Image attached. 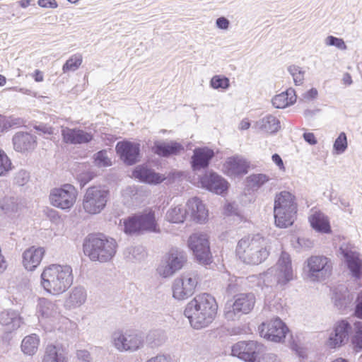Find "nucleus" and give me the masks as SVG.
Wrapping results in <instances>:
<instances>
[{"instance_id": "57", "label": "nucleus", "mask_w": 362, "mask_h": 362, "mask_svg": "<svg viewBox=\"0 0 362 362\" xmlns=\"http://www.w3.org/2000/svg\"><path fill=\"white\" fill-rule=\"evenodd\" d=\"M76 357L80 362H92L90 352L85 349L78 350Z\"/></svg>"}, {"instance_id": "10", "label": "nucleus", "mask_w": 362, "mask_h": 362, "mask_svg": "<svg viewBox=\"0 0 362 362\" xmlns=\"http://www.w3.org/2000/svg\"><path fill=\"white\" fill-rule=\"evenodd\" d=\"M78 192L71 184H65L61 187L51 190L50 203L52 206L63 209H70L76 200Z\"/></svg>"}, {"instance_id": "28", "label": "nucleus", "mask_w": 362, "mask_h": 362, "mask_svg": "<svg viewBox=\"0 0 362 362\" xmlns=\"http://www.w3.org/2000/svg\"><path fill=\"white\" fill-rule=\"evenodd\" d=\"M132 174L136 179L147 184L157 185L163 180V178L159 173L144 165L136 166Z\"/></svg>"}, {"instance_id": "63", "label": "nucleus", "mask_w": 362, "mask_h": 362, "mask_svg": "<svg viewBox=\"0 0 362 362\" xmlns=\"http://www.w3.org/2000/svg\"><path fill=\"white\" fill-rule=\"evenodd\" d=\"M259 362H280L277 356L272 354H265Z\"/></svg>"}, {"instance_id": "19", "label": "nucleus", "mask_w": 362, "mask_h": 362, "mask_svg": "<svg viewBox=\"0 0 362 362\" xmlns=\"http://www.w3.org/2000/svg\"><path fill=\"white\" fill-rule=\"evenodd\" d=\"M214 156V151L208 147L195 148L190 160L192 170L198 171L207 168Z\"/></svg>"}, {"instance_id": "2", "label": "nucleus", "mask_w": 362, "mask_h": 362, "mask_svg": "<svg viewBox=\"0 0 362 362\" xmlns=\"http://www.w3.org/2000/svg\"><path fill=\"white\" fill-rule=\"evenodd\" d=\"M73 281L72 268L67 264H50L41 274L42 287L47 292L54 295L65 292L72 285Z\"/></svg>"}, {"instance_id": "34", "label": "nucleus", "mask_w": 362, "mask_h": 362, "mask_svg": "<svg viewBox=\"0 0 362 362\" xmlns=\"http://www.w3.org/2000/svg\"><path fill=\"white\" fill-rule=\"evenodd\" d=\"M296 101V95L294 89L290 88L286 91L276 95L272 100V105L276 108H285L293 105Z\"/></svg>"}, {"instance_id": "55", "label": "nucleus", "mask_w": 362, "mask_h": 362, "mask_svg": "<svg viewBox=\"0 0 362 362\" xmlns=\"http://www.w3.org/2000/svg\"><path fill=\"white\" fill-rule=\"evenodd\" d=\"M211 86L214 89H218L220 88L226 89V76H221L219 75H216L211 79L210 81Z\"/></svg>"}, {"instance_id": "9", "label": "nucleus", "mask_w": 362, "mask_h": 362, "mask_svg": "<svg viewBox=\"0 0 362 362\" xmlns=\"http://www.w3.org/2000/svg\"><path fill=\"white\" fill-rule=\"evenodd\" d=\"M111 340L115 348L120 352H134L139 350L144 344L142 334L136 332L124 333L122 330L115 331Z\"/></svg>"}, {"instance_id": "45", "label": "nucleus", "mask_w": 362, "mask_h": 362, "mask_svg": "<svg viewBox=\"0 0 362 362\" xmlns=\"http://www.w3.org/2000/svg\"><path fill=\"white\" fill-rule=\"evenodd\" d=\"M12 169V163L6 153L0 148V176L6 175Z\"/></svg>"}, {"instance_id": "6", "label": "nucleus", "mask_w": 362, "mask_h": 362, "mask_svg": "<svg viewBox=\"0 0 362 362\" xmlns=\"http://www.w3.org/2000/svg\"><path fill=\"white\" fill-rule=\"evenodd\" d=\"M266 281L270 286L274 284L284 286L293 279V270L290 255L282 252L276 264L266 272Z\"/></svg>"}, {"instance_id": "32", "label": "nucleus", "mask_w": 362, "mask_h": 362, "mask_svg": "<svg viewBox=\"0 0 362 362\" xmlns=\"http://www.w3.org/2000/svg\"><path fill=\"white\" fill-rule=\"evenodd\" d=\"M297 209L274 208L275 223L279 228H287L294 221Z\"/></svg>"}, {"instance_id": "37", "label": "nucleus", "mask_w": 362, "mask_h": 362, "mask_svg": "<svg viewBox=\"0 0 362 362\" xmlns=\"http://www.w3.org/2000/svg\"><path fill=\"white\" fill-rule=\"evenodd\" d=\"M40 338L35 334L25 337L21 342V351L28 356H33L38 349Z\"/></svg>"}, {"instance_id": "8", "label": "nucleus", "mask_w": 362, "mask_h": 362, "mask_svg": "<svg viewBox=\"0 0 362 362\" xmlns=\"http://www.w3.org/2000/svg\"><path fill=\"white\" fill-rule=\"evenodd\" d=\"M188 246L199 264L209 265L211 263L212 255L209 237L206 233H195L191 235L188 240Z\"/></svg>"}, {"instance_id": "31", "label": "nucleus", "mask_w": 362, "mask_h": 362, "mask_svg": "<svg viewBox=\"0 0 362 362\" xmlns=\"http://www.w3.org/2000/svg\"><path fill=\"white\" fill-rule=\"evenodd\" d=\"M42 362H69L68 354L59 346L48 344L45 348Z\"/></svg>"}, {"instance_id": "17", "label": "nucleus", "mask_w": 362, "mask_h": 362, "mask_svg": "<svg viewBox=\"0 0 362 362\" xmlns=\"http://www.w3.org/2000/svg\"><path fill=\"white\" fill-rule=\"evenodd\" d=\"M115 149L126 165H132L139 161L141 149L139 143L129 141H119Z\"/></svg>"}, {"instance_id": "21", "label": "nucleus", "mask_w": 362, "mask_h": 362, "mask_svg": "<svg viewBox=\"0 0 362 362\" xmlns=\"http://www.w3.org/2000/svg\"><path fill=\"white\" fill-rule=\"evenodd\" d=\"M12 142L16 151L28 153L37 146V137L29 132L21 131L13 135Z\"/></svg>"}, {"instance_id": "29", "label": "nucleus", "mask_w": 362, "mask_h": 362, "mask_svg": "<svg viewBox=\"0 0 362 362\" xmlns=\"http://www.w3.org/2000/svg\"><path fill=\"white\" fill-rule=\"evenodd\" d=\"M309 221L312 228L322 233H331V226L328 217L320 211L312 210Z\"/></svg>"}, {"instance_id": "18", "label": "nucleus", "mask_w": 362, "mask_h": 362, "mask_svg": "<svg viewBox=\"0 0 362 362\" xmlns=\"http://www.w3.org/2000/svg\"><path fill=\"white\" fill-rule=\"evenodd\" d=\"M199 180L202 188L216 194H222L226 191V182L215 172H206Z\"/></svg>"}, {"instance_id": "56", "label": "nucleus", "mask_w": 362, "mask_h": 362, "mask_svg": "<svg viewBox=\"0 0 362 362\" xmlns=\"http://www.w3.org/2000/svg\"><path fill=\"white\" fill-rule=\"evenodd\" d=\"M6 120L7 130H8L11 128H17L19 127H22L25 124V121L23 120V119L20 117H6Z\"/></svg>"}, {"instance_id": "44", "label": "nucleus", "mask_w": 362, "mask_h": 362, "mask_svg": "<svg viewBox=\"0 0 362 362\" xmlns=\"http://www.w3.org/2000/svg\"><path fill=\"white\" fill-rule=\"evenodd\" d=\"M0 208L5 213L14 212L18 210V204L14 197H6L0 200Z\"/></svg>"}, {"instance_id": "5", "label": "nucleus", "mask_w": 362, "mask_h": 362, "mask_svg": "<svg viewBox=\"0 0 362 362\" xmlns=\"http://www.w3.org/2000/svg\"><path fill=\"white\" fill-rule=\"evenodd\" d=\"M304 274L308 280L320 282L329 278L332 271V262L323 255H313L305 262Z\"/></svg>"}, {"instance_id": "41", "label": "nucleus", "mask_w": 362, "mask_h": 362, "mask_svg": "<svg viewBox=\"0 0 362 362\" xmlns=\"http://www.w3.org/2000/svg\"><path fill=\"white\" fill-rule=\"evenodd\" d=\"M351 328V324L347 320H342L334 324L333 331L338 334L339 338H342L346 342H347Z\"/></svg>"}, {"instance_id": "59", "label": "nucleus", "mask_w": 362, "mask_h": 362, "mask_svg": "<svg viewBox=\"0 0 362 362\" xmlns=\"http://www.w3.org/2000/svg\"><path fill=\"white\" fill-rule=\"evenodd\" d=\"M355 314L358 317L362 319V291L358 293L357 297Z\"/></svg>"}, {"instance_id": "14", "label": "nucleus", "mask_w": 362, "mask_h": 362, "mask_svg": "<svg viewBox=\"0 0 362 362\" xmlns=\"http://www.w3.org/2000/svg\"><path fill=\"white\" fill-rule=\"evenodd\" d=\"M288 331V327L279 317L263 322L259 326L260 336L274 342H281Z\"/></svg>"}, {"instance_id": "40", "label": "nucleus", "mask_w": 362, "mask_h": 362, "mask_svg": "<svg viewBox=\"0 0 362 362\" xmlns=\"http://www.w3.org/2000/svg\"><path fill=\"white\" fill-rule=\"evenodd\" d=\"M165 339V332L160 329L151 331L146 336V343L151 348L160 346Z\"/></svg>"}, {"instance_id": "3", "label": "nucleus", "mask_w": 362, "mask_h": 362, "mask_svg": "<svg viewBox=\"0 0 362 362\" xmlns=\"http://www.w3.org/2000/svg\"><path fill=\"white\" fill-rule=\"evenodd\" d=\"M268 245V240L259 234L248 235L238 241L236 255L245 264H259L269 255Z\"/></svg>"}, {"instance_id": "13", "label": "nucleus", "mask_w": 362, "mask_h": 362, "mask_svg": "<svg viewBox=\"0 0 362 362\" xmlns=\"http://www.w3.org/2000/svg\"><path fill=\"white\" fill-rule=\"evenodd\" d=\"M197 284L196 273H188L175 279L173 284V297L177 300L187 298L194 293Z\"/></svg>"}, {"instance_id": "27", "label": "nucleus", "mask_w": 362, "mask_h": 362, "mask_svg": "<svg viewBox=\"0 0 362 362\" xmlns=\"http://www.w3.org/2000/svg\"><path fill=\"white\" fill-rule=\"evenodd\" d=\"M249 168V163L242 156H235L228 158V176L238 177L245 175Z\"/></svg>"}, {"instance_id": "33", "label": "nucleus", "mask_w": 362, "mask_h": 362, "mask_svg": "<svg viewBox=\"0 0 362 362\" xmlns=\"http://www.w3.org/2000/svg\"><path fill=\"white\" fill-rule=\"evenodd\" d=\"M255 127L261 132L268 134L277 132L281 126L279 120L272 115H267L255 122Z\"/></svg>"}, {"instance_id": "20", "label": "nucleus", "mask_w": 362, "mask_h": 362, "mask_svg": "<svg viewBox=\"0 0 362 362\" xmlns=\"http://www.w3.org/2000/svg\"><path fill=\"white\" fill-rule=\"evenodd\" d=\"M61 132L63 141L68 144H88L93 139L90 132H87L79 128L63 127Z\"/></svg>"}, {"instance_id": "51", "label": "nucleus", "mask_w": 362, "mask_h": 362, "mask_svg": "<svg viewBox=\"0 0 362 362\" xmlns=\"http://www.w3.org/2000/svg\"><path fill=\"white\" fill-rule=\"evenodd\" d=\"M61 320L62 325L58 329L64 332L67 335L71 336L76 328V325L66 317H61Z\"/></svg>"}, {"instance_id": "61", "label": "nucleus", "mask_w": 362, "mask_h": 362, "mask_svg": "<svg viewBox=\"0 0 362 362\" xmlns=\"http://www.w3.org/2000/svg\"><path fill=\"white\" fill-rule=\"evenodd\" d=\"M146 362H170V357L163 354H158L151 358Z\"/></svg>"}, {"instance_id": "15", "label": "nucleus", "mask_w": 362, "mask_h": 362, "mask_svg": "<svg viewBox=\"0 0 362 362\" xmlns=\"http://www.w3.org/2000/svg\"><path fill=\"white\" fill-rule=\"evenodd\" d=\"M263 345L255 341H238L231 349V354L245 362H255L257 355L262 351Z\"/></svg>"}, {"instance_id": "25", "label": "nucleus", "mask_w": 362, "mask_h": 362, "mask_svg": "<svg viewBox=\"0 0 362 362\" xmlns=\"http://www.w3.org/2000/svg\"><path fill=\"white\" fill-rule=\"evenodd\" d=\"M45 249L32 246L25 250L23 254V264L27 270H34L41 262L45 255Z\"/></svg>"}, {"instance_id": "42", "label": "nucleus", "mask_w": 362, "mask_h": 362, "mask_svg": "<svg viewBox=\"0 0 362 362\" xmlns=\"http://www.w3.org/2000/svg\"><path fill=\"white\" fill-rule=\"evenodd\" d=\"M288 71L292 76L296 86H300L303 83L305 71L298 66L291 65L288 67Z\"/></svg>"}, {"instance_id": "7", "label": "nucleus", "mask_w": 362, "mask_h": 362, "mask_svg": "<svg viewBox=\"0 0 362 362\" xmlns=\"http://www.w3.org/2000/svg\"><path fill=\"white\" fill-rule=\"evenodd\" d=\"M109 191L101 186L88 187L83 196V208L89 214H98L105 207Z\"/></svg>"}, {"instance_id": "43", "label": "nucleus", "mask_w": 362, "mask_h": 362, "mask_svg": "<svg viewBox=\"0 0 362 362\" xmlns=\"http://www.w3.org/2000/svg\"><path fill=\"white\" fill-rule=\"evenodd\" d=\"M82 63V57L80 54H74L63 65L62 70L64 73L76 70Z\"/></svg>"}, {"instance_id": "48", "label": "nucleus", "mask_w": 362, "mask_h": 362, "mask_svg": "<svg viewBox=\"0 0 362 362\" xmlns=\"http://www.w3.org/2000/svg\"><path fill=\"white\" fill-rule=\"evenodd\" d=\"M346 343V342L342 338H339L338 334L332 330V332L329 334L327 340L326 341V346L329 349H337L345 344Z\"/></svg>"}, {"instance_id": "58", "label": "nucleus", "mask_w": 362, "mask_h": 362, "mask_svg": "<svg viewBox=\"0 0 362 362\" xmlns=\"http://www.w3.org/2000/svg\"><path fill=\"white\" fill-rule=\"evenodd\" d=\"M37 4L42 8H56L58 6L55 0H38Z\"/></svg>"}, {"instance_id": "4", "label": "nucleus", "mask_w": 362, "mask_h": 362, "mask_svg": "<svg viewBox=\"0 0 362 362\" xmlns=\"http://www.w3.org/2000/svg\"><path fill=\"white\" fill-rule=\"evenodd\" d=\"M117 243L102 233L89 234L83 243V252L92 261L107 262L116 253Z\"/></svg>"}, {"instance_id": "46", "label": "nucleus", "mask_w": 362, "mask_h": 362, "mask_svg": "<svg viewBox=\"0 0 362 362\" xmlns=\"http://www.w3.org/2000/svg\"><path fill=\"white\" fill-rule=\"evenodd\" d=\"M95 163L98 167H108L112 165L106 150H101L94 155Z\"/></svg>"}, {"instance_id": "53", "label": "nucleus", "mask_w": 362, "mask_h": 362, "mask_svg": "<svg viewBox=\"0 0 362 362\" xmlns=\"http://www.w3.org/2000/svg\"><path fill=\"white\" fill-rule=\"evenodd\" d=\"M127 250L129 254L132 255V258L135 260H141L146 255L144 248L141 245L129 247Z\"/></svg>"}, {"instance_id": "52", "label": "nucleus", "mask_w": 362, "mask_h": 362, "mask_svg": "<svg viewBox=\"0 0 362 362\" xmlns=\"http://www.w3.org/2000/svg\"><path fill=\"white\" fill-rule=\"evenodd\" d=\"M325 42L327 45L334 46L341 50H345L347 48L343 39L338 38L332 35L327 37Z\"/></svg>"}, {"instance_id": "49", "label": "nucleus", "mask_w": 362, "mask_h": 362, "mask_svg": "<svg viewBox=\"0 0 362 362\" xmlns=\"http://www.w3.org/2000/svg\"><path fill=\"white\" fill-rule=\"evenodd\" d=\"M355 334L352 341L356 349L362 350V322H356L354 323Z\"/></svg>"}, {"instance_id": "39", "label": "nucleus", "mask_w": 362, "mask_h": 362, "mask_svg": "<svg viewBox=\"0 0 362 362\" xmlns=\"http://www.w3.org/2000/svg\"><path fill=\"white\" fill-rule=\"evenodd\" d=\"M187 214V210L181 205L170 208L166 213L165 218L174 223H183Z\"/></svg>"}, {"instance_id": "24", "label": "nucleus", "mask_w": 362, "mask_h": 362, "mask_svg": "<svg viewBox=\"0 0 362 362\" xmlns=\"http://www.w3.org/2000/svg\"><path fill=\"white\" fill-rule=\"evenodd\" d=\"M340 251L352 275L356 278L359 277L362 273V260L359 253L348 246H341Z\"/></svg>"}, {"instance_id": "1", "label": "nucleus", "mask_w": 362, "mask_h": 362, "mask_svg": "<svg viewBox=\"0 0 362 362\" xmlns=\"http://www.w3.org/2000/svg\"><path fill=\"white\" fill-rule=\"evenodd\" d=\"M217 310L215 298L211 294L204 293L197 295L187 304L184 315L194 329H200L214 321Z\"/></svg>"}, {"instance_id": "38", "label": "nucleus", "mask_w": 362, "mask_h": 362, "mask_svg": "<svg viewBox=\"0 0 362 362\" xmlns=\"http://www.w3.org/2000/svg\"><path fill=\"white\" fill-rule=\"evenodd\" d=\"M86 296V292L83 287H75L73 288L66 300V304L69 306L78 307L85 303Z\"/></svg>"}, {"instance_id": "30", "label": "nucleus", "mask_w": 362, "mask_h": 362, "mask_svg": "<svg viewBox=\"0 0 362 362\" xmlns=\"http://www.w3.org/2000/svg\"><path fill=\"white\" fill-rule=\"evenodd\" d=\"M37 311L42 318L49 319L53 324L54 320L59 315V310L57 304L46 298L39 299Z\"/></svg>"}, {"instance_id": "26", "label": "nucleus", "mask_w": 362, "mask_h": 362, "mask_svg": "<svg viewBox=\"0 0 362 362\" xmlns=\"http://www.w3.org/2000/svg\"><path fill=\"white\" fill-rule=\"evenodd\" d=\"M187 213L190 212L194 221L202 223L208 218V210L202 200L198 197H193L187 202Z\"/></svg>"}, {"instance_id": "47", "label": "nucleus", "mask_w": 362, "mask_h": 362, "mask_svg": "<svg viewBox=\"0 0 362 362\" xmlns=\"http://www.w3.org/2000/svg\"><path fill=\"white\" fill-rule=\"evenodd\" d=\"M247 279L248 281L251 284L252 287H263L264 286H270V283L266 281L265 272L258 275H251L248 276Z\"/></svg>"}, {"instance_id": "60", "label": "nucleus", "mask_w": 362, "mask_h": 362, "mask_svg": "<svg viewBox=\"0 0 362 362\" xmlns=\"http://www.w3.org/2000/svg\"><path fill=\"white\" fill-rule=\"evenodd\" d=\"M298 245L305 249H310L313 247V242L308 238H298Z\"/></svg>"}, {"instance_id": "16", "label": "nucleus", "mask_w": 362, "mask_h": 362, "mask_svg": "<svg viewBox=\"0 0 362 362\" xmlns=\"http://www.w3.org/2000/svg\"><path fill=\"white\" fill-rule=\"evenodd\" d=\"M255 296L253 293H240L235 297L232 310L228 311V319L235 320L243 314L249 313L254 308Z\"/></svg>"}, {"instance_id": "11", "label": "nucleus", "mask_w": 362, "mask_h": 362, "mask_svg": "<svg viewBox=\"0 0 362 362\" xmlns=\"http://www.w3.org/2000/svg\"><path fill=\"white\" fill-rule=\"evenodd\" d=\"M156 228L155 216L152 212L131 216L124 222V231L128 234L143 231L153 232L156 230Z\"/></svg>"}, {"instance_id": "62", "label": "nucleus", "mask_w": 362, "mask_h": 362, "mask_svg": "<svg viewBox=\"0 0 362 362\" xmlns=\"http://www.w3.org/2000/svg\"><path fill=\"white\" fill-rule=\"evenodd\" d=\"M317 95H318L317 90L315 88H313L310 89L309 90H308L307 92H305L303 96L305 100H311L316 98Z\"/></svg>"}, {"instance_id": "64", "label": "nucleus", "mask_w": 362, "mask_h": 362, "mask_svg": "<svg viewBox=\"0 0 362 362\" xmlns=\"http://www.w3.org/2000/svg\"><path fill=\"white\" fill-rule=\"evenodd\" d=\"M303 138L310 145H315L317 142L314 134L311 132L304 133Z\"/></svg>"}, {"instance_id": "36", "label": "nucleus", "mask_w": 362, "mask_h": 362, "mask_svg": "<svg viewBox=\"0 0 362 362\" xmlns=\"http://www.w3.org/2000/svg\"><path fill=\"white\" fill-rule=\"evenodd\" d=\"M274 208L296 209L293 195L286 191L281 192L275 197Z\"/></svg>"}, {"instance_id": "50", "label": "nucleus", "mask_w": 362, "mask_h": 362, "mask_svg": "<svg viewBox=\"0 0 362 362\" xmlns=\"http://www.w3.org/2000/svg\"><path fill=\"white\" fill-rule=\"evenodd\" d=\"M334 149L337 153H344L347 148V138L344 132L340 133L334 143Z\"/></svg>"}, {"instance_id": "22", "label": "nucleus", "mask_w": 362, "mask_h": 362, "mask_svg": "<svg viewBox=\"0 0 362 362\" xmlns=\"http://www.w3.org/2000/svg\"><path fill=\"white\" fill-rule=\"evenodd\" d=\"M23 324V318L18 311L8 309L0 313V325L5 332L11 333L17 330Z\"/></svg>"}, {"instance_id": "35", "label": "nucleus", "mask_w": 362, "mask_h": 362, "mask_svg": "<svg viewBox=\"0 0 362 362\" xmlns=\"http://www.w3.org/2000/svg\"><path fill=\"white\" fill-rule=\"evenodd\" d=\"M269 180L270 178L266 174H252L245 179V189L247 191H257Z\"/></svg>"}, {"instance_id": "54", "label": "nucleus", "mask_w": 362, "mask_h": 362, "mask_svg": "<svg viewBox=\"0 0 362 362\" xmlns=\"http://www.w3.org/2000/svg\"><path fill=\"white\" fill-rule=\"evenodd\" d=\"M30 179V174L25 170H19L14 177V182L18 186L25 185Z\"/></svg>"}, {"instance_id": "12", "label": "nucleus", "mask_w": 362, "mask_h": 362, "mask_svg": "<svg viewBox=\"0 0 362 362\" xmlns=\"http://www.w3.org/2000/svg\"><path fill=\"white\" fill-rule=\"evenodd\" d=\"M187 262L186 253L178 249L172 248L165 257V263L160 265L157 271L163 278L173 276L180 270Z\"/></svg>"}, {"instance_id": "23", "label": "nucleus", "mask_w": 362, "mask_h": 362, "mask_svg": "<svg viewBox=\"0 0 362 362\" xmlns=\"http://www.w3.org/2000/svg\"><path fill=\"white\" fill-rule=\"evenodd\" d=\"M153 153L160 157L169 158L177 156L185 150L184 146L175 141L169 142L156 141L152 148Z\"/></svg>"}]
</instances>
